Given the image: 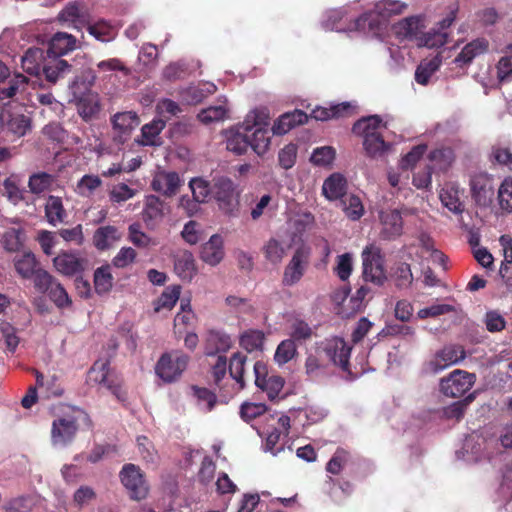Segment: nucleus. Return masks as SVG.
I'll use <instances>...</instances> for the list:
<instances>
[{"label":"nucleus","instance_id":"nucleus-42","mask_svg":"<svg viewBox=\"0 0 512 512\" xmlns=\"http://www.w3.org/2000/svg\"><path fill=\"white\" fill-rule=\"evenodd\" d=\"M217 105L203 109L198 114V119L204 124L223 121L228 117V106L226 99L219 100Z\"/></svg>","mask_w":512,"mask_h":512},{"label":"nucleus","instance_id":"nucleus-5","mask_svg":"<svg viewBox=\"0 0 512 512\" xmlns=\"http://www.w3.org/2000/svg\"><path fill=\"white\" fill-rule=\"evenodd\" d=\"M466 357L464 348L460 345H447L436 351L425 364L428 373L438 374L443 370L460 363Z\"/></svg>","mask_w":512,"mask_h":512},{"label":"nucleus","instance_id":"nucleus-43","mask_svg":"<svg viewBox=\"0 0 512 512\" xmlns=\"http://www.w3.org/2000/svg\"><path fill=\"white\" fill-rule=\"evenodd\" d=\"M95 81V75L89 73L86 77L84 75L77 76L69 85L71 94V101L81 99L82 97L92 93L91 87Z\"/></svg>","mask_w":512,"mask_h":512},{"label":"nucleus","instance_id":"nucleus-33","mask_svg":"<svg viewBox=\"0 0 512 512\" xmlns=\"http://www.w3.org/2000/svg\"><path fill=\"white\" fill-rule=\"evenodd\" d=\"M47 60L41 48L32 47L21 56V67L26 73L38 76Z\"/></svg>","mask_w":512,"mask_h":512},{"label":"nucleus","instance_id":"nucleus-37","mask_svg":"<svg viewBox=\"0 0 512 512\" xmlns=\"http://www.w3.org/2000/svg\"><path fill=\"white\" fill-rule=\"evenodd\" d=\"M13 263L16 272L24 279L32 278L35 272L40 268L35 255L30 251L16 256Z\"/></svg>","mask_w":512,"mask_h":512},{"label":"nucleus","instance_id":"nucleus-19","mask_svg":"<svg viewBox=\"0 0 512 512\" xmlns=\"http://www.w3.org/2000/svg\"><path fill=\"white\" fill-rule=\"evenodd\" d=\"M167 213L166 204L156 195H146L143 201L142 219L148 228H155Z\"/></svg>","mask_w":512,"mask_h":512},{"label":"nucleus","instance_id":"nucleus-32","mask_svg":"<svg viewBox=\"0 0 512 512\" xmlns=\"http://www.w3.org/2000/svg\"><path fill=\"white\" fill-rule=\"evenodd\" d=\"M55 269L66 276H73L83 270V261L74 253L63 252L53 259Z\"/></svg>","mask_w":512,"mask_h":512},{"label":"nucleus","instance_id":"nucleus-46","mask_svg":"<svg viewBox=\"0 0 512 512\" xmlns=\"http://www.w3.org/2000/svg\"><path fill=\"white\" fill-rule=\"evenodd\" d=\"M54 180V176L46 172L33 173L29 177L28 187L31 193L39 195L49 191Z\"/></svg>","mask_w":512,"mask_h":512},{"label":"nucleus","instance_id":"nucleus-28","mask_svg":"<svg viewBox=\"0 0 512 512\" xmlns=\"http://www.w3.org/2000/svg\"><path fill=\"white\" fill-rule=\"evenodd\" d=\"M76 38L66 32H58L49 41L48 57L59 58L76 48Z\"/></svg>","mask_w":512,"mask_h":512},{"label":"nucleus","instance_id":"nucleus-61","mask_svg":"<svg viewBox=\"0 0 512 512\" xmlns=\"http://www.w3.org/2000/svg\"><path fill=\"white\" fill-rule=\"evenodd\" d=\"M381 119L377 115L368 116L357 121L353 126V132L357 135L369 134L374 132L380 134Z\"/></svg>","mask_w":512,"mask_h":512},{"label":"nucleus","instance_id":"nucleus-13","mask_svg":"<svg viewBox=\"0 0 512 512\" xmlns=\"http://www.w3.org/2000/svg\"><path fill=\"white\" fill-rule=\"evenodd\" d=\"M470 190L472 198L478 205L487 206L494 197V179L491 175L480 172L471 176Z\"/></svg>","mask_w":512,"mask_h":512},{"label":"nucleus","instance_id":"nucleus-38","mask_svg":"<svg viewBox=\"0 0 512 512\" xmlns=\"http://www.w3.org/2000/svg\"><path fill=\"white\" fill-rule=\"evenodd\" d=\"M166 119L157 118L152 122L145 124L141 129L142 140L140 143L144 146H158L161 144L160 133L165 128Z\"/></svg>","mask_w":512,"mask_h":512},{"label":"nucleus","instance_id":"nucleus-11","mask_svg":"<svg viewBox=\"0 0 512 512\" xmlns=\"http://www.w3.org/2000/svg\"><path fill=\"white\" fill-rule=\"evenodd\" d=\"M310 255L308 246L302 245L295 250L284 269L282 282L285 286H293L302 279L309 266Z\"/></svg>","mask_w":512,"mask_h":512},{"label":"nucleus","instance_id":"nucleus-41","mask_svg":"<svg viewBox=\"0 0 512 512\" xmlns=\"http://www.w3.org/2000/svg\"><path fill=\"white\" fill-rule=\"evenodd\" d=\"M121 238L118 229L114 226L98 228L93 235V243L98 250H107Z\"/></svg>","mask_w":512,"mask_h":512},{"label":"nucleus","instance_id":"nucleus-17","mask_svg":"<svg viewBox=\"0 0 512 512\" xmlns=\"http://www.w3.org/2000/svg\"><path fill=\"white\" fill-rule=\"evenodd\" d=\"M112 124L114 140L123 144L129 139L132 131L140 124V120L136 112H119L113 116Z\"/></svg>","mask_w":512,"mask_h":512},{"label":"nucleus","instance_id":"nucleus-16","mask_svg":"<svg viewBox=\"0 0 512 512\" xmlns=\"http://www.w3.org/2000/svg\"><path fill=\"white\" fill-rule=\"evenodd\" d=\"M486 440L477 432L468 435L461 447L456 451V457L468 463H475L485 457Z\"/></svg>","mask_w":512,"mask_h":512},{"label":"nucleus","instance_id":"nucleus-14","mask_svg":"<svg viewBox=\"0 0 512 512\" xmlns=\"http://www.w3.org/2000/svg\"><path fill=\"white\" fill-rule=\"evenodd\" d=\"M263 112L265 118L259 119L258 123L251 121V132L249 133V147L259 156L264 155L270 146V136L267 129L269 115L266 109H256Z\"/></svg>","mask_w":512,"mask_h":512},{"label":"nucleus","instance_id":"nucleus-21","mask_svg":"<svg viewBox=\"0 0 512 512\" xmlns=\"http://www.w3.org/2000/svg\"><path fill=\"white\" fill-rule=\"evenodd\" d=\"M2 127L16 137H23L31 129V120L28 116L11 112L3 108L0 114Z\"/></svg>","mask_w":512,"mask_h":512},{"label":"nucleus","instance_id":"nucleus-1","mask_svg":"<svg viewBox=\"0 0 512 512\" xmlns=\"http://www.w3.org/2000/svg\"><path fill=\"white\" fill-rule=\"evenodd\" d=\"M407 4L398 0H381L374 9L357 18L349 31H363L375 33L390 17L404 13Z\"/></svg>","mask_w":512,"mask_h":512},{"label":"nucleus","instance_id":"nucleus-4","mask_svg":"<svg viewBox=\"0 0 512 512\" xmlns=\"http://www.w3.org/2000/svg\"><path fill=\"white\" fill-rule=\"evenodd\" d=\"M457 11L458 7L456 5L451 6L448 14L438 23L437 27L431 28L427 32H422V34L417 37L416 45L418 47H426L429 49L439 48L445 45L449 38L447 30L454 22Z\"/></svg>","mask_w":512,"mask_h":512},{"label":"nucleus","instance_id":"nucleus-55","mask_svg":"<svg viewBox=\"0 0 512 512\" xmlns=\"http://www.w3.org/2000/svg\"><path fill=\"white\" fill-rule=\"evenodd\" d=\"M364 138V147L367 153L376 157L378 155L383 154L387 149V144L382 138L381 134H375L374 132H370L369 134L361 135Z\"/></svg>","mask_w":512,"mask_h":512},{"label":"nucleus","instance_id":"nucleus-36","mask_svg":"<svg viewBox=\"0 0 512 512\" xmlns=\"http://www.w3.org/2000/svg\"><path fill=\"white\" fill-rule=\"evenodd\" d=\"M45 217L52 226L61 224L67 218V212L63 206L62 199L58 196L50 195L45 202Z\"/></svg>","mask_w":512,"mask_h":512},{"label":"nucleus","instance_id":"nucleus-52","mask_svg":"<svg viewBox=\"0 0 512 512\" xmlns=\"http://www.w3.org/2000/svg\"><path fill=\"white\" fill-rule=\"evenodd\" d=\"M343 211L352 221L359 220L365 212L361 199L356 195H349L341 201Z\"/></svg>","mask_w":512,"mask_h":512},{"label":"nucleus","instance_id":"nucleus-35","mask_svg":"<svg viewBox=\"0 0 512 512\" xmlns=\"http://www.w3.org/2000/svg\"><path fill=\"white\" fill-rule=\"evenodd\" d=\"M71 65L63 59L49 57L43 65V73L47 81L56 83L60 78L71 72Z\"/></svg>","mask_w":512,"mask_h":512},{"label":"nucleus","instance_id":"nucleus-8","mask_svg":"<svg viewBox=\"0 0 512 512\" xmlns=\"http://www.w3.org/2000/svg\"><path fill=\"white\" fill-rule=\"evenodd\" d=\"M189 357L180 352L172 351L165 353L158 360L155 371L156 374L166 382L176 380L186 369Z\"/></svg>","mask_w":512,"mask_h":512},{"label":"nucleus","instance_id":"nucleus-31","mask_svg":"<svg viewBox=\"0 0 512 512\" xmlns=\"http://www.w3.org/2000/svg\"><path fill=\"white\" fill-rule=\"evenodd\" d=\"M488 50V41L484 38H477L467 43L454 62L462 67L470 64L476 57L484 54Z\"/></svg>","mask_w":512,"mask_h":512},{"label":"nucleus","instance_id":"nucleus-25","mask_svg":"<svg viewBox=\"0 0 512 512\" xmlns=\"http://www.w3.org/2000/svg\"><path fill=\"white\" fill-rule=\"evenodd\" d=\"M89 381L102 384L107 387L117 397L118 400L124 401L126 399L125 393L118 385H115L109 376L108 363L104 361H97L94 363L89 371Z\"/></svg>","mask_w":512,"mask_h":512},{"label":"nucleus","instance_id":"nucleus-56","mask_svg":"<svg viewBox=\"0 0 512 512\" xmlns=\"http://www.w3.org/2000/svg\"><path fill=\"white\" fill-rule=\"evenodd\" d=\"M399 33L417 43V37L422 34V20L419 17H408L399 22Z\"/></svg>","mask_w":512,"mask_h":512},{"label":"nucleus","instance_id":"nucleus-63","mask_svg":"<svg viewBox=\"0 0 512 512\" xmlns=\"http://www.w3.org/2000/svg\"><path fill=\"white\" fill-rule=\"evenodd\" d=\"M499 205L502 210L512 212V177H507L498 189Z\"/></svg>","mask_w":512,"mask_h":512},{"label":"nucleus","instance_id":"nucleus-7","mask_svg":"<svg viewBox=\"0 0 512 512\" xmlns=\"http://www.w3.org/2000/svg\"><path fill=\"white\" fill-rule=\"evenodd\" d=\"M475 380V374L456 369L440 380V391L447 397L458 398L471 389Z\"/></svg>","mask_w":512,"mask_h":512},{"label":"nucleus","instance_id":"nucleus-60","mask_svg":"<svg viewBox=\"0 0 512 512\" xmlns=\"http://www.w3.org/2000/svg\"><path fill=\"white\" fill-rule=\"evenodd\" d=\"M128 239L139 248L156 245V241L141 230L140 224L133 223L128 227Z\"/></svg>","mask_w":512,"mask_h":512},{"label":"nucleus","instance_id":"nucleus-48","mask_svg":"<svg viewBox=\"0 0 512 512\" xmlns=\"http://www.w3.org/2000/svg\"><path fill=\"white\" fill-rule=\"evenodd\" d=\"M325 357L323 354L318 353V347L315 348V353H310L305 361V371L310 378H318L325 374Z\"/></svg>","mask_w":512,"mask_h":512},{"label":"nucleus","instance_id":"nucleus-2","mask_svg":"<svg viewBox=\"0 0 512 512\" xmlns=\"http://www.w3.org/2000/svg\"><path fill=\"white\" fill-rule=\"evenodd\" d=\"M263 118H265L263 112L252 110L247 114L243 123L225 130L224 137L226 148L237 155L246 153L249 148V133L252 127L251 121L255 124L259 122V119L261 120Z\"/></svg>","mask_w":512,"mask_h":512},{"label":"nucleus","instance_id":"nucleus-20","mask_svg":"<svg viewBox=\"0 0 512 512\" xmlns=\"http://www.w3.org/2000/svg\"><path fill=\"white\" fill-rule=\"evenodd\" d=\"M274 421V417L270 416ZM277 426L273 428L271 432L265 434L264 450L270 452L273 456L278 455L283 451V446H277L282 436H287L290 429V418L281 414L275 419Z\"/></svg>","mask_w":512,"mask_h":512},{"label":"nucleus","instance_id":"nucleus-10","mask_svg":"<svg viewBox=\"0 0 512 512\" xmlns=\"http://www.w3.org/2000/svg\"><path fill=\"white\" fill-rule=\"evenodd\" d=\"M316 346L318 347V353L323 354L326 360L341 367L343 370L347 369L351 347L343 338L332 337L325 339L317 343Z\"/></svg>","mask_w":512,"mask_h":512},{"label":"nucleus","instance_id":"nucleus-24","mask_svg":"<svg viewBox=\"0 0 512 512\" xmlns=\"http://www.w3.org/2000/svg\"><path fill=\"white\" fill-rule=\"evenodd\" d=\"M28 85V78L21 73H15L13 76L2 82L0 87V101L3 105L17 100L18 96L25 92Z\"/></svg>","mask_w":512,"mask_h":512},{"label":"nucleus","instance_id":"nucleus-34","mask_svg":"<svg viewBox=\"0 0 512 512\" xmlns=\"http://www.w3.org/2000/svg\"><path fill=\"white\" fill-rule=\"evenodd\" d=\"M174 270L183 281L190 282L197 272L192 253L189 251L179 253L175 259Z\"/></svg>","mask_w":512,"mask_h":512},{"label":"nucleus","instance_id":"nucleus-49","mask_svg":"<svg viewBox=\"0 0 512 512\" xmlns=\"http://www.w3.org/2000/svg\"><path fill=\"white\" fill-rule=\"evenodd\" d=\"M87 30L92 36L102 42H108L114 39L117 33L116 27L105 20L89 24Z\"/></svg>","mask_w":512,"mask_h":512},{"label":"nucleus","instance_id":"nucleus-23","mask_svg":"<svg viewBox=\"0 0 512 512\" xmlns=\"http://www.w3.org/2000/svg\"><path fill=\"white\" fill-rule=\"evenodd\" d=\"M381 235L385 239H394L402 234L403 221L399 210H381L379 212Z\"/></svg>","mask_w":512,"mask_h":512},{"label":"nucleus","instance_id":"nucleus-53","mask_svg":"<svg viewBox=\"0 0 512 512\" xmlns=\"http://www.w3.org/2000/svg\"><path fill=\"white\" fill-rule=\"evenodd\" d=\"M297 354V347L292 339H286L279 343L274 354V361L282 366L291 361Z\"/></svg>","mask_w":512,"mask_h":512},{"label":"nucleus","instance_id":"nucleus-51","mask_svg":"<svg viewBox=\"0 0 512 512\" xmlns=\"http://www.w3.org/2000/svg\"><path fill=\"white\" fill-rule=\"evenodd\" d=\"M113 285V276L109 266H101L94 272V286L98 294L108 293Z\"/></svg>","mask_w":512,"mask_h":512},{"label":"nucleus","instance_id":"nucleus-18","mask_svg":"<svg viewBox=\"0 0 512 512\" xmlns=\"http://www.w3.org/2000/svg\"><path fill=\"white\" fill-rule=\"evenodd\" d=\"M181 185L182 180L175 171L158 170L151 181V188L165 197L174 196Z\"/></svg>","mask_w":512,"mask_h":512},{"label":"nucleus","instance_id":"nucleus-58","mask_svg":"<svg viewBox=\"0 0 512 512\" xmlns=\"http://www.w3.org/2000/svg\"><path fill=\"white\" fill-rule=\"evenodd\" d=\"M265 258L273 263L278 264L286 254V246L275 238H271L263 247Z\"/></svg>","mask_w":512,"mask_h":512},{"label":"nucleus","instance_id":"nucleus-64","mask_svg":"<svg viewBox=\"0 0 512 512\" xmlns=\"http://www.w3.org/2000/svg\"><path fill=\"white\" fill-rule=\"evenodd\" d=\"M33 499L27 496H19L8 500L4 504L6 512H30L33 508Z\"/></svg>","mask_w":512,"mask_h":512},{"label":"nucleus","instance_id":"nucleus-40","mask_svg":"<svg viewBox=\"0 0 512 512\" xmlns=\"http://www.w3.org/2000/svg\"><path fill=\"white\" fill-rule=\"evenodd\" d=\"M232 346L231 337L221 331H210L206 338V352L208 355L226 352Z\"/></svg>","mask_w":512,"mask_h":512},{"label":"nucleus","instance_id":"nucleus-50","mask_svg":"<svg viewBox=\"0 0 512 512\" xmlns=\"http://www.w3.org/2000/svg\"><path fill=\"white\" fill-rule=\"evenodd\" d=\"M441 59L436 56L428 61L421 62L415 72V80L418 84L426 85L431 76L439 69Z\"/></svg>","mask_w":512,"mask_h":512},{"label":"nucleus","instance_id":"nucleus-57","mask_svg":"<svg viewBox=\"0 0 512 512\" xmlns=\"http://www.w3.org/2000/svg\"><path fill=\"white\" fill-rule=\"evenodd\" d=\"M275 208V197L270 193H265L255 200L251 207L250 215L252 220L260 219L266 212Z\"/></svg>","mask_w":512,"mask_h":512},{"label":"nucleus","instance_id":"nucleus-26","mask_svg":"<svg viewBox=\"0 0 512 512\" xmlns=\"http://www.w3.org/2000/svg\"><path fill=\"white\" fill-rule=\"evenodd\" d=\"M356 106L351 102H343L330 107L317 106L311 111V117L318 121L348 117L354 114Z\"/></svg>","mask_w":512,"mask_h":512},{"label":"nucleus","instance_id":"nucleus-45","mask_svg":"<svg viewBox=\"0 0 512 512\" xmlns=\"http://www.w3.org/2000/svg\"><path fill=\"white\" fill-rule=\"evenodd\" d=\"M336 158V150L332 146H321L313 149L310 162L317 167L331 168Z\"/></svg>","mask_w":512,"mask_h":512},{"label":"nucleus","instance_id":"nucleus-22","mask_svg":"<svg viewBox=\"0 0 512 512\" xmlns=\"http://www.w3.org/2000/svg\"><path fill=\"white\" fill-rule=\"evenodd\" d=\"M5 230L0 233V242L8 252H17L24 244V230L15 220H8L3 224Z\"/></svg>","mask_w":512,"mask_h":512},{"label":"nucleus","instance_id":"nucleus-47","mask_svg":"<svg viewBox=\"0 0 512 512\" xmlns=\"http://www.w3.org/2000/svg\"><path fill=\"white\" fill-rule=\"evenodd\" d=\"M72 102L76 103L80 116L85 120L91 118L99 111V99L95 92Z\"/></svg>","mask_w":512,"mask_h":512},{"label":"nucleus","instance_id":"nucleus-12","mask_svg":"<svg viewBox=\"0 0 512 512\" xmlns=\"http://www.w3.org/2000/svg\"><path fill=\"white\" fill-rule=\"evenodd\" d=\"M77 431L78 425L73 416H63L55 419L51 428V443L53 447H66L74 440Z\"/></svg>","mask_w":512,"mask_h":512},{"label":"nucleus","instance_id":"nucleus-62","mask_svg":"<svg viewBox=\"0 0 512 512\" xmlns=\"http://www.w3.org/2000/svg\"><path fill=\"white\" fill-rule=\"evenodd\" d=\"M497 77L500 82L512 81V44L507 46V54L497 63Z\"/></svg>","mask_w":512,"mask_h":512},{"label":"nucleus","instance_id":"nucleus-29","mask_svg":"<svg viewBox=\"0 0 512 512\" xmlns=\"http://www.w3.org/2000/svg\"><path fill=\"white\" fill-rule=\"evenodd\" d=\"M308 115L302 110H294L281 115L273 124L272 132L275 135H284L297 125L304 124Z\"/></svg>","mask_w":512,"mask_h":512},{"label":"nucleus","instance_id":"nucleus-39","mask_svg":"<svg viewBox=\"0 0 512 512\" xmlns=\"http://www.w3.org/2000/svg\"><path fill=\"white\" fill-rule=\"evenodd\" d=\"M103 185L102 179L98 175L86 174L76 183L75 193L83 198H92Z\"/></svg>","mask_w":512,"mask_h":512},{"label":"nucleus","instance_id":"nucleus-27","mask_svg":"<svg viewBox=\"0 0 512 512\" xmlns=\"http://www.w3.org/2000/svg\"><path fill=\"white\" fill-rule=\"evenodd\" d=\"M348 182L346 177L335 172L328 176L322 185V194L329 201L342 200L346 195Z\"/></svg>","mask_w":512,"mask_h":512},{"label":"nucleus","instance_id":"nucleus-15","mask_svg":"<svg viewBox=\"0 0 512 512\" xmlns=\"http://www.w3.org/2000/svg\"><path fill=\"white\" fill-rule=\"evenodd\" d=\"M255 374V384L258 388L265 391L269 399L274 400L278 397L284 386V379L281 376L271 375L267 377V370L264 363L257 361L253 365Z\"/></svg>","mask_w":512,"mask_h":512},{"label":"nucleus","instance_id":"nucleus-6","mask_svg":"<svg viewBox=\"0 0 512 512\" xmlns=\"http://www.w3.org/2000/svg\"><path fill=\"white\" fill-rule=\"evenodd\" d=\"M119 479L130 498L142 500L148 494V484L141 469L132 463L125 464L119 472Z\"/></svg>","mask_w":512,"mask_h":512},{"label":"nucleus","instance_id":"nucleus-30","mask_svg":"<svg viewBox=\"0 0 512 512\" xmlns=\"http://www.w3.org/2000/svg\"><path fill=\"white\" fill-rule=\"evenodd\" d=\"M200 257L210 266L218 265L224 257L222 237L218 234L212 235L202 246Z\"/></svg>","mask_w":512,"mask_h":512},{"label":"nucleus","instance_id":"nucleus-44","mask_svg":"<svg viewBox=\"0 0 512 512\" xmlns=\"http://www.w3.org/2000/svg\"><path fill=\"white\" fill-rule=\"evenodd\" d=\"M442 204L455 214L463 212V204L459 198V191L455 185H447L440 192Z\"/></svg>","mask_w":512,"mask_h":512},{"label":"nucleus","instance_id":"nucleus-3","mask_svg":"<svg viewBox=\"0 0 512 512\" xmlns=\"http://www.w3.org/2000/svg\"><path fill=\"white\" fill-rule=\"evenodd\" d=\"M361 257L364 280L381 286L387 279L381 249L374 244H369L363 249Z\"/></svg>","mask_w":512,"mask_h":512},{"label":"nucleus","instance_id":"nucleus-54","mask_svg":"<svg viewBox=\"0 0 512 512\" xmlns=\"http://www.w3.org/2000/svg\"><path fill=\"white\" fill-rule=\"evenodd\" d=\"M265 335L260 330H248L240 337V345L248 352L262 350Z\"/></svg>","mask_w":512,"mask_h":512},{"label":"nucleus","instance_id":"nucleus-9","mask_svg":"<svg viewBox=\"0 0 512 512\" xmlns=\"http://www.w3.org/2000/svg\"><path fill=\"white\" fill-rule=\"evenodd\" d=\"M235 183L228 177L221 176L214 179L212 193L216 199L219 208L229 216H236L238 211L237 201L235 199Z\"/></svg>","mask_w":512,"mask_h":512},{"label":"nucleus","instance_id":"nucleus-59","mask_svg":"<svg viewBox=\"0 0 512 512\" xmlns=\"http://www.w3.org/2000/svg\"><path fill=\"white\" fill-rule=\"evenodd\" d=\"M246 356L240 352L235 353L229 363L230 376L239 384L242 389L244 383V368L246 364Z\"/></svg>","mask_w":512,"mask_h":512}]
</instances>
